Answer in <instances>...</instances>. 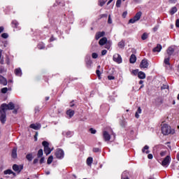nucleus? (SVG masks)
I'll return each instance as SVG.
<instances>
[{"instance_id":"obj_18","label":"nucleus","mask_w":179,"mask_h":179,"mask_svg":"<svg viewBox=\"0 0 179 179\" xmlns=\"http://www.w3.org/2000/svg\"><path fill=\"white\" fill-rule=\"evenodd\" d=\"M107 42V38L103 37L99 40V45H104L105 44H106Z\"/></svg>"},{"instance_id":"obj_32","label":"nucleus","mask_w":179,"mask_h":179,"mask_svg":"<svg viewBox=\"0 0 179 179\" xmlns=\"http://www.w3.org/2000/svg\"><path fill=\"white\" fill-rule=\"evenodd\" d=\"M4 174L6 175V174H12V173H13V171L10 169H7L6 171H4Z\"/></svg>"},{"instance_id":"obj_43","label":"nucleus","mask_w":179,"mask_h":179,"mask_svg":"<svg viewBox=\"0 0 179 179\" xmlns=\"http://www.w3.org/2000/svg\"><path fill=\"white\" fill-rule=\"evenodd\" d=\"M108 79L109 80H114V79H115V77L113 76H108Z\"/></svg>"},{"instance_id":"obj_31","label":"nucleus","mask_w":179,"mask_h":179,"mask_svg":"<svg viewBox=\"0 0 179 179\" xmlns=\"http://www.w3.org/2000/svg\"><path fill=\"white\" fill-rule=\"evenodd\" d=\"M164 64L166 65H170V57L164 59Z\"/></svg>"},{"instance_id":"obj_64","label":"nucleus","mask_w":179,"mask_h":179,"mask_svg":"<svg viewBox=\"0 0 179 179\" xmlns=\"http://www.w3.org/2000/svg\"><path fill=\"white\" fill-rule=\"evenodd\" d=\"M176 159H177V160H178V162H179V152H178V155H177Z\"/></svg>"},{"instance_id":"obj_10","label":"nucleus","mask_w":179,"mask_h":179,"mask_svg":"<svg viewBox=\"0 0 179 179\" xmlns=\"http://www.w3.org/2000/svg\"><path fill=\"white\" fill-rule=\"evenodd\" d=\"M29 127H30V128H32V129H35V131H38V129H40V128H41V124H31Z\"/></svg>"},{"instance_id":"obj_14","label":"nucleus","mask_w":179,"mask_h":179,"mask_svg":"<svg viewBox=\"0 0 179 179\" xmlns=\"http://www.w3.org/2000/svg\"><path fill=\"white\" fill-rule=\"evenodd\" d=\"M105 34H106V32H104V31L97 32L96 36H95L96 40H99V38H100L101 37H104Z\"/></svg>"},{"instance_id":"obj_21","label":"nucleus","mask_w":179,"mask_h":179,"mask_svg":"<svg viewBox=\"0 0 179 179\" xmlns=\"http://www.w3.org/2000/svg\"><path fill=\"white\" fill-rule=\"evenodd\" d=\"M143 153H146V155H149L150 152L149 151V147L148 145H145L144 148L142 150Z\"/></svg>"},{"instance_id":"obj_16","label":"nucleus","mask_w":179,"mask_h":179,"mask_svg":"<svg viewBox=\"0 0 179 179\" xmlns=\"http://www.w3.org/2000/svg\"><path fill=\"white\" fill-rule=\"evenodd\" d=\"M175 49L173 46H171L167 50V54L169 55V57H171L173 54L174 53Z\"/></svg>"},{"instance_id":"obj_15","label":"nucleus","mask_w":179,"mask_h":179,"mask_svg":"<svg viewBox=\"0 0 179 179\" xmlns=\"http://www.w3.org/2000/svg\"><path fill=\"white\" fill-rule=\"evenodd\" d=\"M162 45L157 44V47L152 49V51L153 52H160V51H162Z\"/></svg>"},{"instance_id":"obj_6","label":"nucleus","mask_w":179,"mask_h":179,"mask_svg":"<svg viewBox=\"0 0 179 179\" xmlns=\"http://www.w3.org/2000/svg\"><path fill=\"white\" fill-rule=\"evenodd\" d=\"M13 170L19 173L23 170V165L14 164L13 165Z\"/></svg>"},{"instance_id":"obj_1","label":"nucleus","mask_w":179,"mask_h":179,"mask_svg":"<svg viewBox=\"0 0 179 179\" xmlns=\"http://www.w3.org/2000/svg\"><path fill=\"white\" fill-rule=\"evenodd\" d=\"M15 108V103L10 102L9 103H3L0 107V121L1 124L6 122V110H13Z\"/></svg>"},{"instance_id":"obj_13","label":"nucleus","mask_w":179,"mask_h":179,"mask_svg":"<svg viewBox=\"0 0 179 179\" xmlns=\"http://www.w3.org/2000/svg\"><path fill=\"white\" fill-rule=\"evenodd\" d=\"M103 136L106 141H110V139H111V136H110L107 131H103Z\"/></svg>"},{"instance_id":"obj_40","label":"nucleus","mask_w":179,"mask_h":179,"mask_svg":"<svg viewBox=\"0 0 179 179\" xmlns=\"http://www.w3.org/2000/svg\"><path fill=\"white\" fill-rule=\"evenodd\" d=\"M108 23L109 24H111V23H113V20H111V15H108Z\"/></svg>"},{"instance_id":"obj_11","label":"nucleus","mask_w":179,"mask_h":179,"mask_svg":"<svg viewBox=\"0 0 179 179\" xmlns=\"http://www.w3.org/2000/svg\"><path fill=\"white\" fill-rule=\"evenodd\" d=\"M11 157L13 159H17V148H14L12 150Z\"/></svg>"},{"instance_id":"obj_29","label":"nucleus","mask_w":179,"mask_h":179,"mask_svg":"<svg viewBox=\"0 0 179 179\" xmlns=\"http://www.w3.org/2000/svg\"><path fill=\"white\" fill-rule=\"evenodd\" d=\"M110 47H111V42L108 41L106 43H105V48H107V50H110Z\"/></svg>"},{"instance_id":"obj_60","label":"nucleus","mask_w":179,"mask_h":179,"mask_svg":"<svg viewBox=\"0 0 179 179\" xmlns=\"http://www.w3.org/2000/svg\"><path fill=\"white\" fill-rule=\"evenodd\" d=\"M159 104H163V99H159Z\"/></svg>"},{"instance_id":"obj_36","label":"nucleus","mask_w":179,"mask_h":179,"mask_svg":"<svg viewBox=\"0 0 179 179\" xmlns=\"http://www.w3.org/2000/svg\"><path fill=\"white\" fill-rule=\"evenodd\" d=\"M132 73H133V75H135V76H136V75H138V73H139V70H138V69L133 70Z\"/></svg>"},{"instance_id":"obj_26","label":"nucleus","mask_w":179,"mask_h":179,"mask_svg":"<svg viewBox=\"0 0 179 179\" xmlns=\"http://www.w3.org/2000/svg\"><path fill=\"white\" fill-rule=\"evenodd\" d=\"M26 159L28 162H31V160H33V154H27L26 156Z\"/></svg>"},{"instance_id":"obj_54","label":"nucleus","mask_w":179,"mask_h":179,"mask_svg":"<svg viewBox=\"0 0 179 179\" xmlns=\"http://www.w3.org/2000/svg\"><path fill=\"white\" fill-rule=\"evenodd\" d=\"M37 136H38V133L36 132V134L34 135V139L36 141H37Z\"/></svg>"},{"instance_id":"obj_12","label":"nucleus","mask_w":179,"mask_h":179,"mask_svg":"<svg viewBox=\"0 0 179 179\" xmlns=\"http://www.w3.org/2000/svg\"><path fill=\"white\" fill-rule=\"evenodd\" d=\"M0 84L3 85V86H6V85H8L6 78H3L1 75H0Z\"/></svg>"},{"instance_id":"obj_61","label":"nucleus","mask_w":179,"mask_h":179,"mask_svg":"<svg viewBox=\"0 0 179 179\" xmlns=\"http://www.w3.org/2000/svg\"><path fill=\"white\" fill-rule=\"evenodd\" d=\"M0 64H1V65H3V59H1L0 60Z\"/></svg>"},{"instance_id":"obj_20","label":"nucleus","mask_w":179,"mask_h":179,"mask_svg":"<svg viewBox=\"0 0 179 179\" xmlns=\"http://www.w3.org/2000/svg\"><path fill=\"white\" fill-rule=\"evenodd\" d=\"M117 45L119 48H121L122 50H123V48L125 47V41L122 40L118 43Z\"/></svg>"},{"instance_id":"obj_3","label":"nucleus","mask_w":179,"mask_h":179,"mask_svg":"<svg viewBox=\"0 0 179 179\" xmlns=\"http://www.w3.org/2000/svg\"><path fill=\"white\" fill-rule=\"evenodd\" d=\"M42 145L44 147V152L46 155H50L51 153V148H50V143L47 141H43Z\"/></svg>"},{"instance_id":"obj_56","label":"nucleus","mask_w":179,"mask_h":179,"mask_svg":"<svg viewBox=\"0 0 179 179\" xmlns=\"http://www.w3.org/2000/svg\"><path fill=\"white\" fill-rule=\"evenodd\" d=\"M170 3H176L177 2V0H169Z\"/></svg>"},{"instance_id":"obj_62","label":"nucleus","mask_w":179,"mask_h":179,"mask_svg":"<svg viewBox=\"0 0 179 179\" xmlns=\"http://www.w3.org/2000/svg\"><path fill=\"white\" fill-rule=\"evenodd\" d=\"M157 29H158L157 27H154L153 28L154 31H157Z\"/></svg>"},{"instance_id":"obj_38","label":"nucleus","mask_w":179,"mask_h":179,"mask_svg":"<svg viewBox=\"0 0 179 179\" xmlns=\"http://www.w3.org/2000/svg\"><path fill=\"white\" fill-rule=\"evenodd\" d=\"M90 132H91L92 134H96V132H97V131H96V129H94L93 128H90Z\"/></svg>"},{"instance_id":"obj_41","label":"nucleus","mask_w":179,"mask_h":179,"mask_svg":"<svg viewBox=\"0 0 179 179\" xmlns=\"http://www.w3.org/2000/svg\"><path fill=\"white\" fill-rule=\"evenodd\" d=\"M8 92V87H4L1 89V93H6Z\"/></svg>"},{"instance_id":"obj_63","label":"nucleus","mask_w":179,"mask_h":179,"mask_svg":"<svg viewBox=\"0 0 179 179\" xmlns=\"http://www.w3.org/2000/svg\"><path fill=\"white\" fill-rule=\"evenodd\" d=\"M111 2H113L112 0H109V1H108V3H107V5H110V3H111Z\"/></svg>"},{"instance_id":"obj_9","label":"nucleus","mask_w":179,"mask_h":179,"mask_svg":"<svg viewBox=\"0 0 179 179\" xmlns=\"http://www.w3.org/2000/svg\"><path fill=\"white\" fill-rule=\"evenodd\" d=\"M149 66V62H148V59H143L140 64V68H148Z\"/></svg>"},{"instance_id":"obj_27","label":"nucleus","mask_w":179,"mask_h":179,"mask_svg":"<svg viewBox=\"0 0 179 179\" xmlns=\"http://www.w3.org/2000/svg\"><path fill=\"white\" fill-rule=\"evenodd\" d=\"M52 160H54V157L52 155H50L47 161L48 164H51L52 163Z\"/></svg>"},{"instance_id":"obj_46","label":"nucleus","mask_w":179,"mask_h":179,"mask_svg":"<svg viewBox=\"0 0 179 179\" xmlns=\"http://www.w3.org/2000/svg\"><path fill=\"white\" fill-rule=\"evenodd\" d=\"M38 163V159L36 158L34 159L33 164H37Z\"/></svg>"},{"instance_id":"obj_53","label":"nucleus","mask_w":179,"mask_h":179,"mask_svg":"<svg viewBox=\"0 0 179 179\" xmlns=\"http://www.w3.org/2000/svg\"><path fill=\"white\" fill-rule=\"evenodd\" d=\"M148 159H153V155L149 154V155H148Z\"/></svg>"},{"instance_id":"obj_35","label":"nucleus","mask_w":179,"mask_h":179,"mask_svg":"<svg viewBox=\"0 0 179 179\" xmlns=\"http://www.w3.org/2000/svg\"><path fill=\"white\" fill-rule=\"evenodd\" d=\"M92 58H94V59H96V58H98L99 55H97V53H96V52H94V53H92Z\"/></svg>"},{"instance_id":"obj_45","label":"nucleus","mask_w":179,"mask_h":179,"mask_svg":"<svg viewBox=\"0 0 179 179\" xmlns=\"http://www.w3.org/2000/svg\"><path fill=\"white\" fill-rule=\"evenodd\" d=\"M93 152L97 153L98 152H100V148H95L93 149Z\"/></svg>"},{"instance_id":"obj_7","label":"nucleus","mask_w":179,"mask_h":179,"mask_svg":"<svg viewBox=\"0 0 179 179\" xmlns=\"http://www.w3.org/2000/svg\"><path fill=\"white\" fill-rule=\"evenodd\" d=\"M55 156L57 159H62V157H64V150L57 149L55 152Z\"/></svg>"},{"instance_id":"obj_4","label":"nucleus","mask_w":179,"mask_h":179,"mask_svg":"<svg viewBox=\"0 0 179 179\" xmlns=\"http://www.w3.org/2000/svg\"><path fill=\"white\" fill-rule=\"evenodd\" d=\"M141 17H142V12L139 11L135 15L133 18L129 20V23H135L136 22H138V20H139Z\"/></svg>"},{"instance_id":"obj_42","label":"nucleus","mask_w":179,"mask_h":179,"mask_svg":"<svg viewBox=\"0 0 179 179\" xmlns=\"http://www.w3.org/2000/svg\"><path fill=\"white\" fill-rule=\"evenodd\" d=\"M167 151H162L160 152V156H162V157H164L165 155H166Z\"/></svg>"},{"instance_id":"obj_48","label":"nucleus","mask_w":179,"mask_h":179,"mask_svg":"<svg viewBox=\"0 0 179 179\" xmlns=\"http://www.w3.org/2000/svg\"><path fill=\"white\" fill-rule=\"evenodd\" d=\"M168 88H169L168 85H164V86L161 87L162 90H164V89H168Z\"/></svg>"},{"instance_id":"obj_58","label":"nucleus","mask_w":179,"mask_h":179,"mask_svg":"<svg viewBox=\"0 0 179 179\" xmlns=\"http://www.w3.org/2000/svg\"><path fill=\"white\" fill-rule=\"evenodd\" d=\"M122 16H123V17H127V12H124L122 13Z\"/></svg>"},{"instance_id":"obj_52","label":"nucleus","mask_w":179,"mask_h":179,"mask_svg":"<svg viewBox=\"0 0 179 179\" xmlns=\"http://www.w3.org/2000/svg\"><path fill=\"white\" fill-rule=\"evenodd\" d=\"M176 27H179V19L176 20Z\"/></svg>"},{"instance_id":"obj_33","label":"nucleus","mask_w":179,"mask_h":179,"mask_svg":"<svg viewBox=\"0 0 179 179\" xmlns=\"http://www.w3.org/2000/svg\"><path fill=\"white\" fill-rule=\"evenodd\" d=\"M116 6H117V8H120L121 7V0H117Z\"/></svg>"},{"instance_id":"obj_17","label":"nucleus","mask_w":179,"mask_h":179,"mask_svg":"<svg viewBox=\"0 0 179 179\" xmlns=\"http://www.w3.org/2000/svg\"><path fill=\"white\" fill-rule=\"evenodd\" d=\"M130 64H135L136 62V55H131L129 59Z\"/></svg>"},{"instance_id":"obj_25","label":"nucleus","mask_w":179,"mask_h":179,"mask_svg":"<svg viewBox=\"0 0 179 179\" xmlns=\"http://www.w3.org/2000/svg\"><path fill=\"white\" fill-rule=\"evenodd\" d=\"M178 9L177 7L174 6L173 7L171 10L169 11L170 15H174L177 12Z\"/></svg>"},{"instance_id":"obj_5","label":"nucleus","mask_w":179,"mask_h":179,"mask_svg":"<svg viewBox=\"0 0 179 179\" xmlns=\"http://www.w3.org/2000/svg\"><path fill=\"white\" fill-rule=\"evenodd\" d=\"M170 160H171V157L170 155H167L162 162V166L164 167L169 166V164H170Z\"/></svg>"},{"instance_id":"obj_51","label":"nucleus","mask_w":179,"mask_h":179,"mask_svg":"<svg viewBox=\"0 0 179 179\" xmlns=\"http://www.w3.org/2000/svg\"><path fill=\"white\" fill-rule=\"evenodd\" d=\"M137 113L138 114H141V113H142V109L141 108V107H138V110H137Z\"/></svg>"},{"instance_id":"obj_19","label":"nucleus","mask_w":179,"mask_h":179,"mask_svg":"<svg viewBox=\"0 0 179 179\" xmlns=\"http://www.w3.org/2000/svg\"><path fill=\"white\" fill-rule=\"evenodd\" d=\"M138 78L139 79H145L146 78V74H145V73L143 71H139L138 73Z\"/></svg>"},{"instance_id":"obj_59","label":"nucleus","mask_w":179,"mask_h":179,"mask_svg":"<svg viewBox=\"0 0 179 179\" xmlns=\"http://www.w3.org/2000/svg\"><path fill=\"white\" fill-rule=\"evenodd\" d=\"M3 27H0V33H2V31H3Z\"/></svg>"},{"instance_id":"obj_57","label":"nucleus","mask_w":179,"mask_h":179,"mask_svg":"<svg viewBox=\"0 0 179 179\" xmlns=\"http://www.w3.org/2000/svg\"><path fill=\"white\" fill-rule=\"evenodd\" d=\"M135 117L136 118H139V113L138 112H136Z\"/></svg>"},{"instance_id":"obj_39","label":"nucleus","mask_w":179,"mask_h":179,"mask_svg":"<svg viewBox=\"0 0 179 179\" xmlns=\"http://www.w3.org/2000/svg\"><path fill=\"white\" fill-rule=\"evenodd\" d=\"M106 4V1H104V0H100L99 1V5L100 6H103Z\"/></svg>"},{"instance_id":"obj_34","label":"nucleus","mask_w":179,"mask_h":179,"mask_svg":"<svg viewBox=\"0 0 179 179\" xmlns=\"http://www.w3.org/2000/svg\"><path fill=\"white\" fill-rule=\"evenodd\" d=\"M1 37L3 38H8V37H9V35H8L7 33H3V34H1Z\"/></svg>"},{"instance_id":"obj_30","label":"nucleus","mask_w":179,"mask_h":179,"mask_svg":"<svg viewBox=\"0 0 179 179\" xmlns=\"http://www.w3.org/2000/svg\"><path fill=\"white\" fill-rule=\"evenodd\" d=\"M148 37V34L144 33L143 34L142 36H141V40H146Z\"/></svg>"},{"instance_id":"obj_44","label":"nucleus","mask_w":179,"mask_h":179,"mask_svg":"<svg viewBox=\"0 0 179 179\" xmlns=\"http://www.w3.org/2000/svg\"><path fill=\"white\" fill-rule=\"evenodd\" d=\"M45 160V159L44 158V157H41V159H40L39 163H40L41 164H43V163H44Z\"/></svg>"},{"instance_id":"obj_24","label":"nucleus","mask_w":179,"mask_h":179,"mask_svg":"<svg viewBox=\"0 0 179 179\" xmlns=\"http://www.w3.org/2000/svg\"><path fill=\"white\" fill-rule=\"evenodd\" d=\"M92 163H93V157H89L87 159V166H92Z\"/></svg>"},{"instance_id":"obj_22","label":"nucleus","mask_w":179,"mask_h":179,"mask_svg":"<svg viewBox=\"0 0 179 179\" xmlns=\"http://www.w3.org/2000/svg\"><path fill=\"white\" fill-rule=\"evenodd\" d=\"M66 114L67 115H69L70 118H72V116L75 115V110L69 109V110H67Z\"/></svg>"},{"instance_id":"obj_2","label":"nucleus","mask_w":179,"mask_h":179,"mask_svg":"<svg viewBox=\"0 0 179 179\" xmlns=\"http://www.w3.org/2000/svg\"><path fill=\"white\" fill-rule=\"evenodd\" d=\"M161 125H162V133L163 134V135H170V134L173 135V134L176 133L174 129L171 130V127L169 126L167 124H164Z\"/></svg>"},{"instance_id":"obj_37","label":"nucleus","mask_w":179,"mask_h":179,"mask_svg":"<svg viewBox=\"0 0 179 179\" xmlns=\"http://www.w3.org/2000/svg\"><path fill=\"white\" fill-rule=\"evenodd\" d=\"M96 75H97L99 79H101V78L100 77V76H101L100 70L97 69V70L96 71Z\"/></svg>"},{"instance_id":"obj_28","label":"nucleus","mask_w":179,"mask_h":179,"mask_svg":"<svg viewBox=\"0 0 179 179\" xmlns=\"http://www.w3.org/2000/svg\"><path fill=\"white\" fill-rule=\"evenodd\" d=\"M43 149H40V150L38 151L37 157H38V158L43 157Z\"/></svg>"},{"instance_id":"obj_23","label":"nucleus","mask_w":179,"mask_h":179,"mask_svg":"<svg viewBox=\"0 0 179 179\" xmlns=\"http://www.w3.org/2000/svg\"><path fill=\"white\" fill-rule=\"evenodd\" d=\"M15 73L17 76H22V70L20 69H15Z\"/></svg>"},{"instance_id":"obj_55","label":"nucleus","mask_w":179,"mask_h":179,"mask_svg":"<svg viewBox=\"0 0 179 179\" xmlns=\"http://www.w3.org/2000/svg\"><path fill=\"white\" fill-rule=\"evenodd\" d=\"M38 47L39 50H43V49H44V46L42 45H38Z\"/></svg>"},{"instance_id":"obj_49","label":"nucleus","mask_w":179,"mask_h":179,"mask_svg":"<svg viewBox=\"0 0 179 179\" xmlns=\"http://www.w3.org/2000/svg\"><path fill=\"white\" fill-rule=\"evenodd\" d=\"M13 110V114H17V108H14Z\"/></svg>"},{"instance_id":"obj_47","label":"nucleus","mask_w":179,"mask_h":179,"mask_svg":"<svg viewBox=\"0 0 179 179\" xmlns=\"http://www.w3.org/2000/svg\"><path fill=\"white\" fill-rule=\"evenodd\" d=\"M107 16H108L107 14H101V15H100V18H101V19H103V17H107Z\"/></svg>"},{"instance_id":"obj_8","label":"nucleus","mask_w":179,"mask_h":179,"mask_svg":"<svg viewBox=\"0 0 179 179\" xmlns=\"http://www.w3.org/2000/svg\"><path fill=\"white\" fill-rule=\"evenodd\" d=\"M113 61L117 64H121L122 62V58H121V55L115 54L113 55Z\"/></svg>"},{"instance_id":"obj_50","label":"nucleus","mask_w":179,"mask_h":179,"mask_svg":"<svg viewBox=\"0 0 179 179\" xmlns=\"http://www.w3.org/2000/svg\"><path fill=\"white\" fill-rule=\"evenodd\" d=\"M106 54H107V51L106 50L101 51V55H106Z\"/></svg>"}]
</instances>
